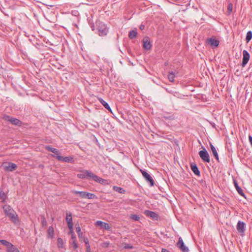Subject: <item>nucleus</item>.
<instances>
[{"mask_svg":"<svg viewBox=\"0 0 252 252\" xmlns=\"http://www.w3.org/2000/svg\"><path fill=\"white\" fill-rule=\"evenodd\" d=\"M3 209L5 215L8 217L11 221L15 224H20V220L17 213L10 205H4Z\"/></svg>","mask_w":252,"mask_h":252,"instance_id":"1","label":"nucleus"},{"mask_svg":"<svg viewBox=\"0 0 252 252\" xmlns=\"http://www.w3.org/2000/svg\"><path fill=\"white\" fill-rule=\"evenodd\" d=\"M96 25L99 36L107 35L108 32V28L105 24L98 20L96 21Z\"/></svg>","mask_w":252,"mask_h":252,"instance_id":"2","label":"nucleus"},{"mask_svg":"<svg viewBox=\"0 0 252 252\" xmlns=\"http://www.w3.org/2000/svg\"><path fill=\"white\" fill-rule=\"evenodd\" d=\"M2 119H3V120H4L5 121H7L10 122V123L11 124L15 125V126H21V125L22 124V122L21 121H20L19 120H18L16 118L11 117L10 116H9L8 115H4L3 116Z\"/></svg>","mask_w":252,"mask_h":252,"instance_id":"3","label":"nucleus"},{"mask_svg":"<svg viewBox=\"0 0 252 252\" xmlns=\"http://www.w3.org/2000/svg\"><path fill=\"white\" fill-rule=\"evenodd\" d=\"M198 154L204 162L208 163L210 162V156L206 149L203 148L202 150L199 152Z\"/></svg>","mask_w":252,"mask_h":252,"instance_id":"4","label":"nucleus"},{"mask_svg":"<svg viewBox=\"0 0 252 252\" xmlns=\"http://www.w3.org/2000/svg\"><path fill=\"white\" fill-rule=\"evenodd\" d=\"M3 168L5 171L12 172L17 169V166L15 163L11 162H6L3 164Z\"/></svg>","mask_w":252,"mask_h":252,"instance_id":"5","label":"nucleus"},{"mask_svg":"<svg viewBox=\"0 0 252 252\" xmlns=\"http://www.w3.org/2000/svg\"><path fill=\"white\" fill-rule=\"evenodd\" d=\"M140 171L144 179L150 184V186H153L155 184V182L152 176L144 170L140 169Z\"/></svg>","mask_w":252,"mask_h":252,"instance_id":"6","label":"nucleus"},{"mask_svg":"<svg viewBox=\"0 0 252 252\" xmlns=\"http://www.w3.org/2000/svg\"><path fill=\"white\" fill-rule=\"evenodd\" d=\"M236 228L238 233L241 236H243L244 235L246 230V224L244 222L239 220L237 223Z\"/></svg>","mask_w":252,"mask_h":252,"instance_id":"7","label":"nucleus"},{"mask_svg":"<svg viewBox=\"0 0 252 252\" xmlns=\"http://www.w3.org/2000/svg\"><path fill=\"white\" fill-rule=\"evenodd\" d=\"M59 160L68 163H73L74 162L73 158L71 157H63L60 155L53 156Z\"/></svg>","mask_w":252,"mask_h":252,"instance_id":"8","label":"nucleus"},{"mask_svg":"<svg viewBox=\"0 0 252 252\" xmlns=\"http://www.w3.org/2000/svg\"><path fill=\"white\" fill-rule=\"evenodd\" d=\"M177 247L183 252H188L189 249L185 246L184 241L181 237H179L177 243Z\"/></svg>","mask_w":252,"mask_h":252,"instance_id":"9","label":"nucleus"},{"mask_svg":"<svg viewBox=\"0 0 252 252\" xmlns=\"http://www.w3.org/2000/svg\"><path fill=\"white\" fill-rule=\"evenodd\" d=\"M250 54L246 50L243 51V60L241 65L242 67H245L248 63L250 60Z\"/></svg>","mask_w":252,"mask_h":252,"instance_id":"10","label":"nucleus"},{"mask_svg":"<svg viewBox=\"0 0 252 252\" xmlns=\"http://www.w3.org/2000/svg\"><path fill=\"white\" fill-rule=\"evenodd\" d=\"M94 173L91 172H89L88 170H84L81 173L78 174L77 177L80 179H85L88 177H90L93 179V176Z\"/></svg>","mask_w":252,"mask_h":252,"instance_id":"11","label":"nucleus"},{"mask_svg":"<svg viewBox=\"0 0 252 252\" xmlns=\"http://www.w3.org/2000/svg\"><path fill=\"white\" fill-rule=\"evenodd\" d=\"M66 220L69 229H72L73 223L72 222V214L71 213L66 212Z\"/></svg>","mask_w":252,"mask_h":252,"instance_id":"12","label":"nucleus"},{"mask_svg":"<svg viewBox=\"0 0 252 252\" xmlns=\"http://www.w3.org/2000/svg\"><path fill=\"white\" fill-rule=\"evenodd\" d=\"M143 42L144 49L147 50L151 49L152 47V44L149 37H144L143 39Z\"/></svg>","mask_w":252,"mask_h":252,"instance_id":"13","label":"nucleus"},{"mask_svg":"<svg viewBox=\"0 0 252 252\" xmlns=\"http://www.w3.org/2000/svg\"><path fill=\"white\" fill-rule=\"evenodd\" d=\"M95 225L99 226L101 228L105 229L107 230H110L111 229V227L108 223H106L100 220L96 221L95 222Z\"/></svg>","mask_w":252,"mask_h":252,"instance_id":"14","label":"nucleus"},{"mask_svg":"<svg viewBox=\"0 0 252 252\" xmlns=\"http://www.w3.org/2000/svg\"><path fill=\"white\" fill-rule=\"evenodd\" d=\"M144 214L146 216L152 218L155 220H157L158 219V215L152 211L146 210Z\"/></svg>","mask_w":252,"mask_h":252,"instance_id":"15","label":"nucleus"},{"mask_svg":"<svg viewBox=\"0 0 252 252\" xmlns=\"http://www.w3.org/2000/svg\"><path fill=\"white\" fill-rule=\"evenodd\" d=\"M206 42L211 45V46H214L215 47H217L219 45V41L218 39L215 38H210L207 39Z\"/></svg>","mask_w":252,"mask_h":252,"instance_id":"16","label":"nucleus"},{"mask_svg":"<svg viewBox=\"0 0 252 252\" xmlns=\"http://www.w3.org/2000/svg\"><path fill=\"white\" fill-rule=\"evenodd\" d=\"M93 180L97 183H100L102 185H105L107 183V180L103 179L95 174H94L93 176Z\"/></svg>","mask_w":252,"mask_h":252,"instance_id":"17","label":"nucleus"},{"mask_svg":"<svg viewBox=\"0 0 252 252\" xmlns=\"http://www.w3.org/2000/svg\"><path fill=\"white\" fill-rule=\"evenodd\" d=\"M191 169L193 173L197 176H200V171L198 170L197 166L195 163H191L190 165Z\"/></svg>","mask_w":252,"mask_h":252,"instance_id":"18","label":"nucleus"},{"mask_svg":"<svg viewBox=\"0 0 252 252\" xmlns=\"http://www.w3.org/2000/svg\"><path fill=\"white\" fill-rule=\"evenodd\" d=\"M210 147L214 157L218 161H219V155L216 148L211 143H210Z\"/></svg>","mask_w":252,"mask_h":252,"instance_id":"19","label":"nucleus"},{"mask_svg":"<svg viewBox=\"0 0 252 252\" xmlns=\"http://www.w3.org/2000/svg\"><path fill=\"white\" fill-rule=\"evenodd\" d=\"M72 192L76 194H79L80 196L83 198H87V192L86 191H80L77 190H72Z\"/></svg>","mask_w":252,"mask_h":252,"instance_id":"20","label":"nucleus"},{"mask_svg":"<svg viewBox=\"0 0 252 252\" xmlns=\"http://www.w3.org/2000/svg\"><path fill=\"white\" fill-rule=\"evenodd\" d=\"M99 101L101 103V104L106 108L107 109L109 112L112 113V110L109 106V104L105 101L102 98H98Z\"/></svg>","mask_w":252,"mask_h":252,"instance_id":"21","label":"nucleus"},{"mask_svg":"<svg viewBox=\"0 0 252 252\" xmlns=\"http://www.w3.org/2000/svg\"><path fill=\"white\" fill-rule=\"evenodd\" d=\"M234 186H235L237 191L239 193V194L242 196H244L245 194L243 192V189L239 186L238 183L235 180L234 181Z\"/></svg>","mask_w":252,"mask_h":252,"instance_id":"22","label":"nucleus"},{"mask_svg":"<svg viewBox=\"0 0 252 252\" xmlns=\"http://www.w3.org/2000/svg\"><path fill=\"white\" fill-rule=\"evenodd\" d=\"M46 150H47L49 152H51L57 155H59V151L57 149L51 147L49 146H46L45 147Z\"/></svg>","mask_w":252,"mask_h":252,"instance_id":"23","label":"nucleus"},{"mask_svg":"<svg viewBox=\"0 0 252 252\" xmlns=\"http://www.w3.org/2000/svg\"><path fill=\"white\" fill-rule=\"evenodd\" d=\"M54 235V229L53 226H49L47 231V237L53 238Z\"/></svg>","mask_w":252,"mask_h":252,"instance_id":"24","label":"nucleus"},{"mask_svg":"<svg viewBox=\"0 0 252 252\" xmlns=\"http://www.w3.org/2000/svg\"><path fill=\"white\" fill-rule=\"evenodd\" d=\"M0 243L4 246H5L7 247V250L10 248L11 247L13 246V245L4 240H0Z\"/></svg>","mask_w":252,"mask_h":252,"instance_id":"25","label":"nucleus"},{"mask_svg":"<svg viewBox=\"0 0 252 252\" xmlns=\"http://www.w3.org/2000/svg\"><path fill=\"white\" fill-rule=\"evenodd\" d=\"M0 198L2 200V202H5L7 196L2 189H0Z\"/></svg>","mask_w":252,"mask_h":252,"instance_id":"26","label":"nucleus"},{"mask_svg":"<svg viewBox=\"0 0 252 252\" xmlns=\"http://www.w3.org/2000/svg\"><path fill=\"white\" fill-rule=\"evenodd\" d=\"M137 32L135 30H131L129 32L128 37L130 39H133L137 37Z\"/></svg>","mask_w":252,"mask_h":252,"instance_id":"27","label":"nucleus"},{"mask_svg":"<svg viewBox=\"0 0 252 252\" xmlns=\"http://www.w3.org/2000/svg\"><path fill=\"white\" fill-rule=\"evenodd\" d=\"M113 189L117 191V192H118L120 193H126V190L123 189V188H121V187H117V186H114L113 187Z\"/></svg>","mask_w":252,"mask_h":252,"instance_id":"28","label":"nucleus"},{"mask_svg":"<svg viewBox=\"0 0 252 252\" xmlns=\"http://www.w3.org/2000/svg\"><path fill=\"white\" fill-rule=\"evenodd\" d=\"M76 230L78 234L79 238L80 239L83 237V233L81 231V228L79 226L76 227Z\"/></svg>","mask_w":252,"mask_h":252,"instance_id":"29","label":"nucleus"},{"mask_svg":"<svg viewBox=\"0 0 252 252\" xmlns=\"http://www.w3.org/2000/svg\"><path fill=\"white\" fill-rule=\"evenodd\" d=\"M57 245L59 249L63 248V240L61 238H58L57 239Z\"/></svg>","mask_w":252,"mask_h":252,"instance_id":"30","label":"nucleus"},{"mask_svg":"<svg viewBox=\"0 0 252 252\" xmlns=\"http://www.w3.org/2000/svg\"><path fill=\"white\" fill-rule=\"evenodd\" d=\"M252 38V32L250 31H248L247 33L246 41L247 43H248Z\"/></svg>","mask_w":252,"mask_h":252,"instance_id":"31","label":"nucleus"},{"mask_svg":"<svg viewBox=\"0 0 252 252\" xmlns=\"http://www.w3.org/2000/svg\"><path fill=\"white\" fill-rule=\"evenodd\" d=\"M168 78L169 81L173 82L174 80L175 73L173 71L169 72L168 75Z\"/></svg>","mask_w":252,"mask_h":252,"instance_id":"32","label":"nucleus"},{"mask_svg":"<svg viewBox=\"0 0 252 252\" xmlns=\"http://www.w3.org/2000/svg\"><path fill=\"white\" fill-rule=\"evenodd\" d=\"M41 225L42 227H46L47 226V222L44 216H41Z\"/></svg>","mask_w":252,"mask_h":252,"instance_id":"33","label":"nucleus"},{"mask_svg":"<svg viewBox=\"0 0 252 252\" xmlns=\"http://www.w3.org/2000/svg\"><path fill=\"white\" fill-rule=\"evenodd\" d=\"M7 252H20L18 249L14 245L7 250Z\"/></svg>","mask_w":252,"mask_h":252,"instance_id":"34","label":"nucleus"},{"mask_svg":"<svg viewBox=\"0 0 252 252\" xmlns=\"http://www.w3.org/2000/svg\"><path fill=\"white\" fill-rule=\"evenodd\" d=\"M130 218L131 220H136V221H138L140 219L139 216L136 214H131L130 216Z\"/></svg>","mask_w":252,"mask_h":252,"instance_id":"35","label":"nucleus"},{"mask_svg":"<svg viewBox=\"0 0 252 252\" xmlns=\"http://www.w3.org/2000/svg\"><path fill=\"white\" fill-rule=\"evenodd\" d=\"M87 198L94 199V198H97V197L96 196V195L94 194L88 192Z\"/></svg>","mask_w":252,"mask_h":252,"instance_id":"36","label":"nucleus"},{"mask_svg":"<svg viewBox=\"0 0 252 252\" xmlns=\"http://www.w3.org/2000/svg\"><path fill=\"white\" fill-rule=\"evenodd\" d=\"M83 241L85 244L86 247H90L89 241L87 237H84Z\"/></svg>","mask_w":252,"mask_h":252,"instance_id":"37","label":"nucleus"},{"mask_svg":"<svg viewBox=\"0 0 252 252\" xmlns=\"http://www.w3.org/2000/svg\"><path fill=\"white\" fill-rule=\"evenodd\" d=\"M233 9V5L232 3H230L227 6V11L229 13H230Z\"/></svg>","mask_w":252,"mask_h":252,"instance_id":"38","label":"nucleus"},{"mask_svg":"<svg viewBox=\"0 0 252 252\" xmlns=\"http://www.w3.org/2000/svg\"><path fill=\"white\" fill-rule=\"evenodd\" d=\"M133 248V247L129 244L126 245L123 249H132Z\"/></svg>","mask_w":252,"mask_h":252,"instance_id":"39","label":"nucleus"},{"mask_svg":"<svg viewBox=\"0 0 252 252\" xmlns=\"http://www.w3.org/2000/svg\"><path fill=\"white\" fill-rule=\"evenodd\" d=\"M72 245L75 249L78 248V245L75 240L72 241Z\"/></svg>","mask_w":252,"mask_h":252,"instance_id":"40","label":"nucleus"},{"mask_svg":"<svg viewBox=\"0 0 252 252\" xmlns=\"http://www.w3.org/2000/svg\"><path fill=\"white\" fill-rule=\"evenodd\" d=\"M249 140L250 143L252 147V136L251 135L249 136Z\"/></svg>","mask_w":252,"mask_h":252,"instance_id":"41","label":"nucleus"},{"mask_svg":"<svg viewBox=\"0 0 252 252\" xmlns=\"http://www.w3.org/2000/svg\"><path fill=\"white\" fill-rule=\"evenodd\" d=\"M145 28V26L144 25H141L139 27V29L141 30H143Z\"/></svg>","mask_w":252,"mask_h":252,"instance_id":"42","label":"nucleus"},{"mask_svg":"<svg viewBox=\"0 0 252 252\" xmlns=\"http://www.w3.org/2000/svg\"><path fill=\"white\" fill-rule=\"evenodd\" d=\"M86 252H91L90 246L86 247Z\"/></svg>","mask_w":252,"mask_h":252,"instance_id":"43","label":"nucleus"},{"mask_svg":"<svg viewBox=\"0 0 252 252\" xmlns=\"http://www.w3.org/2000/svg\"><path fill=\"white\" fill-rule=\"evenodd\" d=\"M71 239L73 240V241H74V240L75 241V236L74 234H72V235H71Z\"/></svg>","mask_w":252,"mask_h":252,"instance_id":"44","label":"nucleus"},{"mask_svg":"<svg viewBox=\"0 0 252 252\" xmlns=\"http://www.w3.org/2000/svg\"><path fill=\"white\" fill-rule=\"evenodd\" d=\"M73 226H72V229H69V233H70V234H71V235H72V234H74V232H73Z\"/></svg>","mask_w":252,"mask_h":252,"instance_id":"45","label":"nucleus"},{"mask_svg":"<svg viewBox=\"0 0 252 252\" xmlns=\"http://www.w3.org/2000/svg\"><path fill=\"white\" fill-rule=\"evenodd\" d=\"M161 252H170L168 250L165 249H162Z\"/></svg>","mask_w":252,"mask_h":252,"instance_id":"46","label":"nucleus"},{"mask_svg":"<svg viewBox=\"0 0 252 252\" xmlns=\"http://www.w3.org/2000/svg\"><path fill=\"white\" fill-rule=\"evenodd\" d=\"M91 28L92 29L93 31H94V24H93L92 25H91Z\"/></svg>","mask_w":252,"mask_h":252,"instance_id":"47","label":"nucleus"}]
</instances>
